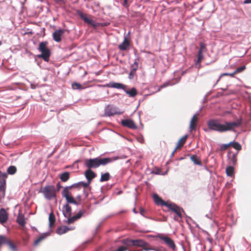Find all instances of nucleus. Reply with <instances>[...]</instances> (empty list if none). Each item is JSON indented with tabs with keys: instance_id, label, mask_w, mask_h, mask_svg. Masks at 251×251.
<instances>
[{
	"instance_id": "nucleus-52",
	"label": "nucleus",
	"mask_w": 251,
	"mask_h": 251,
	"mask_svg": "<svg viewBox=\"0 0 251 251\" xmlns=\"http://www.w3.org/2000/svg\"><path fill=\"white\" fill-rule=\"evenodd\" d=\"M78 183H74L71 185L66 186L64 188L67 190H69L70 189L73 188H75L78 185Z\"/></svg>"
},
{
	"instance_id": "nucleus-17",
	"label": "nucleus",
	"mask_w": 251,
	"mask_h": 251,
	"mask_svg": "<svg viewBox=\"0 0 251 251\" xmlns=\"http://www.w3.org/2000/svg\"><path fill=\"white\" fill-rule=\"evenodd\" d=\"M63 208L65 209V210H63L62 213L64 217H68L72 215V208L68 204V203H66L63 206Z\"/></svg>"
},
{
	"instance_id": "nucleus-1",
	"label": "nucleus",
	"mask_w": 251,
	"mask_h": 251,
	"mask_svg": "<svg viewBox=\"0 0 251 251\" xmlns=\"http://www.w3.org/2000/svg\"><path fill=\"white\" fill-rule=\"evenodd\" d=\"M241 124V119L237 120L235 122H225L224 124H221L216 119H210L207 122V125L209 129L219 132L232 131L234 128L238 127Z\"/></svg>"
},
{
	"instance_id": "nucleus-25",
	"label": "nucleus",
	"mask_w": 251,
	"mask_h": 251,
	"mask_svg": "<svg viewBox=\"0 0 251 251\" xmlns=\"http://www.w3.org/2000/svg\"><path fill=\"white\" fill-rule=\"evenodd\" d=\"M121 158H122L120 157L119 156H114V157H104V158H103V160H105L106 161L105 162V163H104V166L107 165V164H109V163H112V162H113L114 161L117 160L121 159Z\"/></svg>"
},
{
	"instance_id": "nucleus-42",
	"label": "nucleus",
	"mask_w": 251,
	"mask_h": 251,
	"mask_svg": "<svg viewBox=\"0 0 251 251\" xmlns=\"http://www.w3.org/2000/svg\"><path fill=\"white\" fill-rule=\"evenodd\" d=\"M68 219L67 220H65L64 222L67 223L68 224H73L76 221L74 216H69L67 217Z\"/></svg>"
},
{
	"instance_id": "nucleus-32",
	"label": "nucleus",
	"mask_w": 251,
	"mask_h": 251,
	"mask_svg": "<svg viewBox=\"0 0 251 251\" xmlns=\"http://www.w3.org/2000/svg\"><path fill=\"white\" fill-rule=\"evenodd\" d=\"M188 137V135L185 134L182 136L177 142L176 144V148H179L180 146H183L186 142V140Z\"/></svg>"
},
{
	"instance_id": "nucleus-4",
	"label": "nucleus",
	"mask_w": 251,
	"mask_h": 251,
	"mask_svg": "<svg viewBox=\"0 0 251 251\" xmlns=\"http://www.w3.org/2000/svg\"><path fill=\"white\" fill-rule=\"evenodd\" d=\"M121 243L127 247H142L149 245V243L142 239H131L126 238L121 240Z\"/></svg>"
},
{
	"instance_id": "nucleus-26",
	"label": "nucleus",
	"mask_w": 251,
	"mask_h": 251,
	"mask_svg": "<svg viewBox=\"0 0 251 251\" xmlns=\"http://www.w3.org/2000/svg\"><path fill=\"white\" fill-rule=\"evenodd\" d=\"M191 160L196 165L202 166V163L201 161L198 158L197 155H192L190 156Z\"/></svg>"
},
{
	"instance_id": "nucleus-8",
	"label": "nucleus",
	"mask_w": 251,
	"mask_h": 251,
	"mask_svg": "<svg viewBox=\"0 0 251 251\" xmlns=\"http://www.w3.org/2000/svg\"><path fill=\"white\" fill-rule=\"evenodd\" d=\"M6 177L7 175L5 173L2 174L0 171V200L5 196Z\"/></svg>"
},
{
	"instance_id": "nucleus-30",
	"label": "nucleus",
	"mask_w": 251,
	"mask_h": 251,
	"mask_svg": "<svg viewBox=\"0 0 251 251\" xmlns=\"http://www.w3.org/2000/svg\"><path fill=\"white\" fill-rule=\"evenodd\" d=\"M85 177L86 179H87V182L81 181H79V183H82V186L84 188H86L89 186L90 184L91 183V181H92V180L93 179H92V178L89 177L87 176H85Z\"/></svg>"
},
{
	"instance_id": "nucleus-20",
	"label": "nucleus",
	"mask_w": 251,
	"mask_h": 251,
	"mask_svg": "<svg viewBox=\"0 0 251 251\" xmlns=\"http://www.w3.org/2000/svg\"><path fill=\"white\" fill-rule=\"evenodd\" d=\"M59 178L61 181L67 182L70 178V173L67 171L64 172L60 174Z\"/></svg>"
},
{
	"instance_id": "nucleus-60",
	"label": "nucleus",
	"mask_w": 251,
	"mask_h": 251,
	"mask_svg": "<svg viewBox=\"0 0 251 251\" xmlns=\"http://www.w3.org/2000/svg\"><path fill=\"white\" fill-rule=\"evenodd\" d=\"M41 241V240H40V239L38 237L36 240H35L34 242V246H36L38 245V244Z\"/></svg>"
},
{
	"instance_id": "nucleus-24",
	"label": "nucleus",
	"mask_w": 251,
	"mask_h": 251,
	"mask_svg": "<svg viewBox=\"0 0 251 251\" xmlns=\"http://www.w3.org/2000/svg\"><path fill=\"white\" fill-rule=\"evenodd\" d=\"M65 198L66 200V203H68V204H74L75 205H78L79 204L74 199L72 195L70 196H68L65 197Z\"/></svg>"
},
{
	"instance_id": "nucleus-12",
	"label": "nucleus",
	"mask_w": 251,
	"mask_h": 251,
	"mask_svg": "<svg viewBox=\"0 0 251 251\" xmlns=\"http://www.w3.org/2000/svg\"><path fill=\"white\" fill-rule=\"evenodd\" d=\"M104 86L118 89H122L123 90H124V88H126L127 87L126 85L123 83L115 82H110L109 83L105 84Z\"/></svg>"
},
{
	"instance_id": "nucleus-54",
	"label": "nucleus",
	"mask_w": 251,
	"mask_h": 251,
	"mask_svg": "<svg viewBox=\"0 0 251 251\" xmlns=\"http://www.w3.org/2000/svg\"><path fill=\"white\" fill-rule=\"evenodd\" d=\"M122 4L124 7L126 8H128L129 6V5L128 4V0H124L122 2Z\"/></svg>"
},
{
	"instance_id": "nucleus-61",
	"label": "nucleus",
	"mask_w": 251,
	"mask_h": 251,
	"mask_svg": "<svg viewBox=\"0 0 251 251\" xmlns=\"http://www.w3.org/2000/svg\"><path fill=\"white\" fill-rule=\"evenodd\" d=\"M54 1L57 4H62L65 2L64 0H54Z\"/></svg>"
},
{
	"instance_id": "nucleus-22",
	"label": "nucleus",
	"mask_w": 251,
	"mask_h": 251,
	"mask_svg": "<svg viewBox=\"0 0 251 251\" xmlns=\"http://www.w3.org/2000/svg\"><path fill=\"white\" fill-rule=\"evenodd\" d=\"M226 173L227 176L233 177L234 176V168L232 165H229L226 168Z\"/></svg>"
},
{
	"instance_id": "nucleus-50",
	"label": "nucleus",
	"mask_w": 251,
	"mask_h": 251,
	"mask_svg": "<svg viewBox=\"0 0 251 251\" xmlns=\"http://www.w3.org/2000/svg\"><path fill=\"white\" fill-rule=\"evenodd\" d=\"M23 241L24 242V244L26 245L28 242L29 236L28 235H26L25 236L22 237Z\"/></svg>"
},
{
	"instance_id": "nucleus-21",
	"label": "nucleus",
	"mask_w": 251,
	"mask_h": 251,
	"mask_svg": "<svg viewBox=\"0 0 251 251\" xmlns=\"http://www.w3.org/2000/svg\"><path fill=\"white\" fill-rule=\"evenodd\" d=\"M68 226H61L57 228L56 230V232L58 235H62L68 231Z\"/></svg>"
},
{
	"instance_id": "nucleus-37",
	"label": "nucleus",
	"mask_w": 251,
	"mask_h": 251,
	"mask_svg": "<svg viewBox=\"0 0 251 251\" xmlns=\"http://www.w3.org/2000/svg\"><path fill=\"white\" fill-rule=\"evenodd\" d=\"M177 82H176V83ZM176 83H176H172L171 81H168L167 82H165L163 84H162L161 86H160V87L158 88V89L156 92H158V91H160L161 89H162L163 88H165L168 86H172V85L175 84Z\"/></svg>"
},
{
	"instance_id": "nucleus-34",
	"label": "nucleus",
	"mask_w": 251,
	"mask_h": 251,
	"mask_svg": "<svg viewBox=\"0 0 251 251\" xmlns=\"http://www.w3.org/2000/svg\"><path fill=\"white\" fill-rule=\"evenodd\" d=\"M235 74L234 73V71L231 73H225L222 74L219 77L218 79L217 80L216 83L213 85V87L215 86V85L218 83V82L220 81V79L222 78V77L224 76H230L231 77H233L234 75Z\"/></svg>"
},
{
	"instance_id": "nucleus-13",
	"label": "nucleus",
	"mask_w": 251,
	"mask_h": 251,
	"mask_svg": "<svg viewBox=\"0 0 251 251\" xmlns=\"http://www.w3.org/2000/svg\"><path fill=\"white\" fill-rule=\"evenodd\" d=\"M238 154V152H236L235 153H233L231 155V151H228L227 153V157L228 158V163L230 165H235L237 161V155Z\"/></svg>"
},
{
	"instance_id": "nucleus-3",
	"label": "nucleus",
	"mask_w": 251,
	"mask_h": 251,
	"mask_svg": "<svg viewBox=\"0 0 251 251\" xmlns=\"http://www.w3.org/2000/svg\"><path fill=\"white\" fill-rule=\"evenodd\" d=\"M105 161L100 156L94 158H86L84 160V166L87 168V170H92L98 168L101 165L104 166V163Z\"/></svg>"
},
{
	"instance_id": "nucleus-45",
	"label": "nucleus",
	"mask_w": 251,
	"mask_h": 251,
	"mask_svg": "<svg viewBox=\"0 0 251 251\" xmlns=\"http://www.w3.org/2000/svg\"><path fill=\"white\" fill-rule=\"evenodd\" d=\"M71 195V193L70 192L69 190H67L64 188L63 191H62V196L63 198H65L68 196Z\"/></svg>"
},
{
	"instance_id": "nucleus-53",
	"label": "nucleus",
	"mask_w": 251,
	"mask_h": 251,
	"mask_svg": "<svg viewBox=\"0 0 251 251\" xmlns=\"http://www.w3.org/2000/svg\"><path fill=\"white\" fill-rule=\"evenodd\" d=\"M156 170L152 171L151 172V174H155V175H161V170L158 168H156Z\"/></svg>"
},
{
	"instance_id": "nucleus-48",
	"label": "nucleus",
	"mask_w": 251,
	"mask_h": 251,
	"mask_svg": "<svg viewBox=\"0 0 251 251\" xmlns=\"http://www.w3.org/2000/svg\"><path fill=\"white\" fill-rule=\"evenodd\" d=\"M127 247L126 246H121L119 247L115 251H126L127 250Z\"/></svg>"
},
{
	"instance_id": "nucleus-39",
	"label": "nucleus",
	"mask_w": 251,
	"mask_h": 251,
	"mask_svg": "<svg viewBox=\"0 0 251 251\" xmlns=\"http://www.w3.org/2000/svg\"><path fill=\"white\" fill-rule=\"evenodd\" d=\"M85 213V210H80L76 214L74 215L73 216L75 220L77 221V220L80 219Z\"/></svg>"
},
{
	"instance_id": "nucleus-35",
	"label": "nucleus",
	"mask_w": 251,
	"mask_h": 251,
	"mask_svg": "<svg viewBox=\"0 0 251 251\" xmlns=\"http://www.w3.org/2000/svg\"><path fill=\"white\" fill-rule=\"evenodd\" d=\"M17 171V168L15 166H10L7 169V173L9 175H14Z\"/></svg>"
},
{
	"instance_id": "nucleus-47",
	"label": "nucleus",
	"mask_w": 251,
	"mask_h": 251,
	"mask_svg": "<svg viewBox=\"0 0 251 251\" xmlns=\"http://www.w3.org/2000/svg\"><path fill=\"white\" fill-rule=\"evenodd\" d=\"M145 211V210L142 207H140V214L143 217H144L146 218L151 219L153 220V219L151 217L146 216L144 215V212Z\"/></svg>"
},
{
	"instance_id": "nucleus-49",
	"label": "nucleus",
	"mask_w": 251,
	"mask_h": 251,
	"mask_svg": "<svg viewBox=\"0 0 251 251\" xmlns=\"http://www.w3.org/2000/svg\"><path fill=\"white\" fill-rule=\"evenodd\" d=\"M229 147L227 144H222L220 146V150L223 151L226 150Z\"/></svg>"
},
{
	"instance_id": "nucleus-28",
	"label": "nucleus",
	"mask_w": 251,
	"mask_h": 251,
	"mask_svg": "<svg viewBox=\"0 0 251 251\" xmlns=\"http://www.w3.org/2000/svg\"><path fill=\"white\" fill-rule=\"evenodd\" d=\"M7 245L8 246L9 249L11 251H18V248L17 246L11 240L9 239V240L7 242Z\"/></svg>"
},
{
	"instance_id": "nucleus-44",
	"label": "nucleus",
	"mask_w": 251,
	"mask_h": 251,
	"mask_svg": "<svg viewBox=\"0 0 251 251\" xmlns=\"http://www.w3.org/2000/svg\"><path fill=\"white\" fill-rule=\"evenodd\" d=\"M232 147L235 150H236L237 151V152H238L239 151H240L242 149V146L240 145V144L236 141L234 143Z\"/></svg>"
},
{
	"instance_id": "nucleus-19",
	"label": "nucleus",
	"mask_w": 251,
	"mask_h": 251,
	"mask_svg": "<svg viewBox=\"0 0 251 251\" xmlns=\"http://www.w3.org/2000/svg\"><path fill=\"white\" fill-rule=\"evenodd\" d=\"M44 56V60L48 62L50 60V57L51 55V51L50 49H47L40 51Z\"/></svg>"
},
{
	"instance_id": "nucleus-18",
	"label": "nucleus",
	"mask_w": 251,
	"mask_h": 251,
	"mask_svg": "<svg viewBox=\"0 0 251 251\" xmlns=\"http://www.w3.org/2000/svg\"><path fill=\"white\" fill-rule=\"evenodd\" d=\"M124 91L129 97L131 98L135 97L138 94L137 91L135 87H132L129 90H127L126 88H124Z\"/></svg>"
},
{
	"instance_id": "nucleus-31",
	"label": "nucleus",
	"mask_w": 251,
	"mask_h": 251,
	"mask_svg": "<svg viewBox=\"0 0 251 251\" xmlns=\"http://www.w3.org/2000/svg\"><path fill=\"white\" fill-rule=\"evenodd\" d=\"M55 220H56V218H55V215L53 214V211L52 210L51 212L49 214V225L50 227H51L52 223H55Z\"/></svg>"
},
{
	"instance_id": "nucleus-11",
	"label": "nucleus",
	"mask_w": 251,
	"mask_h": 251,
	"mask_svg": "<svg viewBox=\"0 0 251 251\" xmlns=\"http://www.w3.org/2000/svg\"><path fill=\"white\" fill-rule=\"evenodd\" d=\"M121 124L123 126L127 127L130 129H136L137 128V126L136 125L134 122L131 119L122 120Z\"/></svg>"
},
{
	"instance_id": "nucleus-56",
	"label": "nucleus",
	"mask_w": 251,
	"mask_h": 251,
	"mask_svg": "<svg viewBox=\"0 0 251 251\" xmlns=\"http://www.w3.org/2000/svg\"><path fill=\"white\" fill-rule=\"evenodd\" d=\"M154 251H167L166 249L163 247H160L159 248H154Z\"/></svg>"
},
{
	"instance_id": "nucleus-57",
	"label": "nucleus",
	"mask_w": 251,
	"mask_h": 251,
	"mask_svg": "<svg viewBox=\"0 0 251 251\" xmlns=\"http://www.w3.org/2000/svg\"><path fill=\"white\" fill-rule=\"evenodd\" d=\"M62 186L61 185V184H60V182H58L56 184V191H60V190L62 188Z\"/></svg>"
},
{
	"instance_id": "nucleus-9",
	"label": "nucleus",
	"mask_w": 251,
	"mask_h": 251,
	"mask_svg": "<svg viewBox=\"0 0 251 251\" xmlns=\"http://www.w3.org/2000/svg\"><path fill=\"white\" fill-rule=\"evenodd\" d=\"M157 237L160 239L164 241L165 243L173 251H175L176 249V245L173 239L168 236H163L160 234H158L156 236Z\"/></svg>"
},
{
	"instance_id": "nucleus-64",
	"label": "nucleus",
	"mask_w": 251,
	"mask_h": 251,
	"mask_svg": "<svg viewBox=\"0 0 251 251\" xmlns=\"http://www.w3.org/2000/svg\"><path fill=\"white\" fill-rule=\"evenodd\" d=\"M207 101H208V100H207V97H205V96H204L202 100V103L203 104V103L207 102Z\"/></svg>"
},
{
	"instance_id": "nucleus-5",
	"label": "nucleus",
	"mask_w": 251,
	"mask_h": 251,
	"mask_svg": "<svg viewBox=\"0 0 251 251\" xmlns=\"http://www.w3.org/2000/svg\"><path fill=\"white\" fill-rule=\"evenodd\" d=\"M39 192L44 194V197L48 200L56 198V189L54 185H48L41 189Z\"/></svg>"
},
{
	"instance_id": "nucleus-15",
	"label": "nucleus",
	"mask_w": 251,
	"mask_h": 251,
	"mask_svg": "<svg viewBox=\"0 0 251 251\" xmlns=\"http://www.w3.org/2000/svg\"><path fill=\"white\" fill-rule=\"evenodd\" d=\"M8 219V215L4 208H1L0 209V223L4 224L6 223Z\"/></svg>"
},
{
	"instance_id": "nucleus-36",
	"label": "nucleus",
	"mask_w": 251,
	"mask_h": 251,
	"mask_svg": "<svg viewBox=\"0 0 251 251\" xmlns=\"http://www.w3.org/2000/svg\"><path fill=\"white\" fill-rule=\"evenodd\" d=\"M72 89L74 90H81L83 89L81 84L78 82H74L72 83Z\"/></svg>"
},
{
	"instance_id": "nucleus-41",
	"label": "nucleus",
	"mask_w": 251,
	"mask_h": 251,
	"mask_svg": "<svg viewBox=\"0 0 251 251\" xmlns=\"http://www.w3.org/2000/svg\"><path fill=\"white\" fill-rule=\"evenodd\" d=\"M134 54L136 56V58L135 59V61L134 62L133 64L131 65V67H137V69H138V62H137V60H139V56L138 54H137L136 50H134Z\"/></svg>"
},
{
	"instance_id": "nucleus-7",
	"label": "nucleus",
	"mask_w": 251,
	"mask_h": 251,
	"mask_svg": "<svg viewBox=\"0 0 251 251\" xmlns=\"http://www.w3.org/2000/svg\"><path fill=\"white\" fill-rule=\"evenodd\" d=\"M124 111L119 110V108L116 106L107 105L104 109V115L107 117H111L114 115H120L124 113Z\"/></svg>"
},
{
	"instance_id": "nucleus-59",
	"label": "nucleus",
	"mask_w": 251,
	"mask_h": 251,
	"mask_svg": "<svg viewBox=\"0 0 251 251\" xmlns=\"http://www.w3.org/2000/svg\"><path fill=\"white\" fill-rule=\"evenodd\" d=\"M83 193L84 195L85 196V198H87L89 195V192L87 190L85 189V188H84Z\"/></svg>"
},
{
	"instance_id": "nucleus-16",
	"label": "nucleus",
	"mask_w": 251,
	"mask_h": 251,
	"mask_svg": "<svg viewBox=\"0 0 251 251\" xmlns=\"http://www.w3.org/2000/svg\"><path fill=\"white\" fill-rule=\"evenodd\" d=\"M130 46V42L127 38V36H125L123 42L119 45L118 48L121 51L126 50Z\"/></svg>"
},
{
	"instance_id": "nucleus-29",
	"label": "nucleus",
	"mask_w": 251,
	"mask_h": 251,
	"mask_svg": "<svg viewBox=\"0 0 251 251\" xmlns=\"http://www.w3.org/2000/svg\"><path fill=\"white\" fill-rule=\"evenodd\" d=\"M84 176H87L92 179L95 178L97 176V174L92 170H86L84 172Z\"/></svg>"
},
{
	"instance_id": "nucleus-27",
	"label": "nucleus",
	"mask_w": 251,
	"mask_h": 251,
	"mask_svg": "<svg viewBox=\"0 0 251 251\" xmlns=\"http://www.w3.org/2000/svg\"><path fill=\"white\" fill-rule=\"evenodd\" d=\"M110 178V175L108 172H106L103 174H101V176L100 179V181L102 182L104 181H107Z\"/></svg>"
},
{
	"instance_id": "nucleus-6",
	"label": "nucleus",
	"mask_w": 251,
	"mask_h": 251,
	"mask_svg": "<svg viewBox=\"0 0 251 251\" xmlns=\"http://www.w3.org/2000/svg\"><path fill=\"white\" fill-rule=\"evenodd\" d=\"M76 14L85 23L91 25L94 28H96L100 25V23H96L93 20L88 17L85 14L83 13L79 10L76 11Z\"/></svg>"
},
{
	"instance_id": "nucleus-62",
	"label": "nucleus",
	"mask_w": 251,
	"mask_h": 251,
	"mask_svg": "<svg viewBox=\"0 0 251 251\" xmlns=\"http://www.w3.org/2000/svg\"><path fill=\"white\" fill-rule=\"evenodd\" d=\"M101 223H100L98 226H97L96 229H95V234L96 235L97 234V231L98 230L99 228L100 227V226H101Z\"/></svg>"
},
{
	"instance_id": "nucleus-2",
	"label": "nucleus",
	"mask_w": 251,
	"mask_h": 251,
	"mask_svg": "<svg viewBox=\"0 0 251 251\" xmlns=\"http://www.w3.org/2000/svg\"><path fill=\"white\" fill-rule=\"evenodd\" d=\"M152 197L155 203L157 205L167 207L170 210L176 213L178 217L180 218H182L181 212L185 214L182 208L180 207L175 203L169 202L168 201H164L157 194H153Z\"/></svg>"
},
{
	"instance_id": "nucleus-14",
	"label": "nucleus",
	"mask_w": 251,
	"mask_h": 251,
	"mask_svg": "<svg viewBox=\"0 0 251 251\" xmlns=\"http://www.w3.org/2000/svg\"><path fill=\"white\" fill-rule=\"evenodd\" d=\"M204 106H201L199 111L193 115L192 119H191L190 123V126L189 128L191 130H195L196 128V123L194 122V121L197 116L199 115L200 112L202 110Z\"/></svg>"
},
{
	"instance_id": "nucleus-23",
	"label": "nucleus",
	"mask_w": 251,
	"mask_h": 251,
	"mask_svg": "<svg viewBox=\"0 0 251 251\" xmlns=\"http://www.w3.org/2000/svg\"><path fill=\"white\" fill-rule=\"evenodd\" d=\"M16 221L22 227H24L25 226V222L23 215L19 214L17 217Z\"/></svg>"
},
{
	"instance_id": "nucleus-40",
	"label": "nucleus",
	"mask_w": 251,
	"mask_h": 251,
	"mask_svg": "<svg viewBox=\"0 0 251 251\" xmlns=\"http://www.w3.org/2000/svg\"><path fill=\"white\" fill-rule=\"evenodd\" d=\"M137 70V67H133L130 71L128 74V78L129 79H132L134 77V75L136 74V72Z\"/></svg>"
},
{
	"instance_id": "nucleus-55",
	"label": "nucleus",
	"mask_w": 251,
	"mask_h": 251,
	"mask_svg": "<svg viewBox=\"0 0 251 251\" xmlns=\"http://www.w3.org/2000/svg\"><path fill=\"white\" fill-rule=\"evenodd\" d=\"M30 83V88L32 89H35L38 87V84L34 83H32L30 81L29 82Z\"/></svg>"
},
{
	"instance_id": "nucleus-33",
	"label": "nucleus",
	"mask_w": 251,
	"mask_h": 251,
	"mask_svg": "<svg viewBox=\"0 0 251 251\" xmlns=\"http://www.w3.org/2000/svg\"><path fill=\"white\" fill-rule=\"evenodd\" d=\"M48 44V43L47 41H43L40 42L39 44V47L38 48V50L39 51H41L42 50L48 49V48L47 47Z\"/></svg>"
},
{
	"instance_id": "nucleus-46",
	"label": "nucleus",
	"mask_w": 251,
	"mask_h": 251,
	"mask_svg": "<svg viewBox=\"0 0 251 251\" xmlns=\"http://www.w3.org/2000/svg\"><path fill=\"white\" fill-rule=\"evenodd\" d=\"M246 69V66L245 65H242L238 68H237L235 71L234 73L236 74L238 73H241L244 71Z\"/></svg>"
},
{
	"instance_id": "nucleus-38",
	"label": "nucleus",
	"mask_w": 251,
	"mask_h": 251,
	"mask_svg": "<svg viewBox=\"0 0 251 251\" xmlns=\"http://www.w3.org/2000/svg\"><path fill=\"white\" fill-rule=\"evenodd\" d=\"M142 249L140 250H134L133 251H153L154 250L153 247H150V245H144L141 247Z\"/></svg>"
},
{
	"instance_id": "nucleus-63",
	"label": "nucleus",
	"mask_w": 251,
	"mask_h": 251,
	"mask_svg": "<svg viewBox=\"0 0 251 251\" xmlns=\"http://www.w3.org/2000/svg\"><path fill=\"white\" fill-rule=\"evenodd\" d=\"M43 235L46 236V238L50 235V231H47V232H44V233H43Z\"/></svg>"
},
{
	"instance_id": "nucleus-43",
	"label": "nucleus",
	"mask_w": 251,
	"mask_h": 251,
	"mask_svg": "<svg viewBox=\"0 0 251 251\" xmlns=\"http://www.w3.org/2000/svg\"><path fill=\"white\" fill-rule=\"evenodd\" d=\"M202 53H201V51H198L197 60L196 62V65L200 64L203 58Z\"/></svg>"
},
{
	"instance_id": "nucleus-58",
	"label": "nucleus",
	"mask_w": 251,
	"mask_h": 251,
	"mask_svg": "<svg viewBox=\"0 0 251 251\" xmlns=\"http://www.w3.org/2000/svg\"><path fill=\"white\" fill-rule=\"evenodd\" d=\"M223 96V93L221 92H218L216 95L213 97V98H218Z\"/></svg>"
},
{
	"instance_id": "nucleus-51",
	"label": "nucleus",
	"mask_w": 251,
	"mask_h": 251,
	"mask_svg": "<svg viewBox=\"0 0 251 251\" xmlns=\"http://www.w3.org/2000/svg\"><path fill=\"white\" fill-rule=\"evenodd\" d=\"M205 48H206V45L204 43H202V42L200 43V47L199 51H201V53H202L203 50L204 49H205Z\"/></svg>"
},
{
	"instance_id": "nucleus-10",
	"label": "nucleus",
	"mask_w": 251,
	"mask_h": 251,
	"mask_svg": "<svg viewBox=\"0 0 251 251\" xmlns=\"http://www.w3.org/2000/svg\"><path fill=\"white\" fill-rule=\"evenodd\" d=\"M65 30L61 28L55 30L52 33V38L54 41L59 43L62 40V36L65 33Z\"/></svg>"
}]
</instances>
